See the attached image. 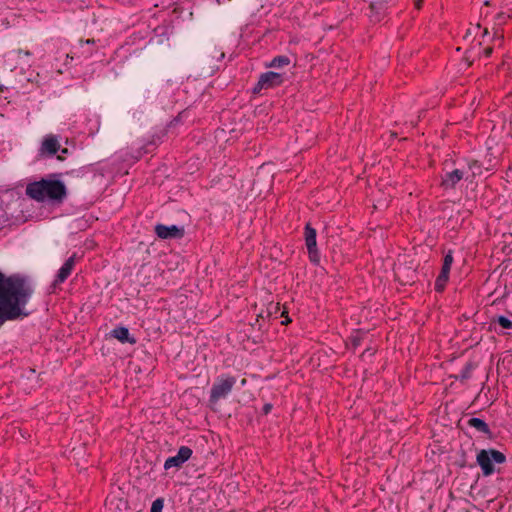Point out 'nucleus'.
<instances>
[{
    "mask_svg": "<svg viewBox=\"0 0 512 512\" xmlns=\"http://www.w3.org/2000/svg\"><path fill=\"white\" fill-rule=\"evenodd\" d=\"M477 464L481 467L484 476H490L494 473L495 468L492 461L502 464L506 461V456L495 449H482L476 457Z\"/></svg>",
    "mask_w": 512,
    "mask_h": 512,
    "instance_id": "nucleus-3",
    "label": "nucleus"
},
{
    "mask_svg": "<svg viewBox=\"0 0 512 512\" xmlns=\"http://www.w3.org/2000/svg\"><path fill=\"white\" fill-rule=\"evenodd\" d=\"M164 507V499L163 498H157L153 501L151 505L150 512H162Z\"/></svg>",
    "mask_w": 512,
    "mask_h": 512,
    "instance_id": "nucleus-17",
    "label": "nucleus"
},
{
    "mask_svg": "<svg viewBox=\"0 0 512 512\" xmlns=\"http://www.w3.org/2000/svg\"><path fill=\"white\" fill-rule=\"evenodd\" d=\"M59 150L60 143L58 137L50 134L44 137L39 149V156L51 157L54 156Z\"/></svg>",
    "mask_w": 512,
    "mask_h": 512,
    "instance_id": "nucleus-9",
    "label": "nucleus"
},
{
    "mask_svg": "<svg viewBox=\"0 0 512 512\" xmlns=\"http://www.w3.org/2000/svg\"><path fill=\"white\" fill-rule=\"evenodd\" d=\"M110 336L117 339L121 343L135 344L136 339L130 335L128 328L120 326L114 328L110 332Z\"/></svg>",
    "mask_w": 512,
    "mask_h": 512,
    "instance_id": "nucleus-12",
    "label": "nucleus"
},
{
    "mask_svg": "<svg viewBox=\"0 0 512 512\" xmlns=\"http://www.w3.org/2000/svg\"><path fill=\"white\" fill-rule=\"evenodd\" d=\"M236 383L234 376H221L214 382L211 391L209 402L216 404L220 399L225 398L233 389Z\"/></svg>",
    "mask_w": 512,
    "mask_h": 512,
    "instance_id": "nucleus-4",
    "label": "nucleus"
},
{
    "mask_svg": "<svg viewBox=\"0 0 512 512\" xmlns=\"http://www.w3.org/2000/svg\"><path fill=\"white\" fill-rule=\"evenodd\" d=\"M467 424H468V426L475 428L477 431H479L485 435H488L489 438L492 437V432H491L488 424L484 420H482L480 418L473 417L467 421Z\"/></svg>",
    "mask_w": 512,
    "mask_h": 512,
    "instance_id": "nucleus-13",
    "label": "nucleus"
},
{
    "mask_svg": "<svg viewBox=\"0 0 512 512\" xmlns=\"http://www.w3.org/2000/svg\"><path fill=\"white\" fill-rule=\"evenodd\" d=\"M453 263V252L449 250L443 259V264L452 265Z\"/></svg>",
    "mask_w": 512,
    "mask_h": 512,
    "instance_id": "nucleus-18",
    "label": "nucleus"
},
{
    "mask_svg": "<svg viewBox=\"0 0 512 512\" xmlns=\"http://www.w3.org/2000/svg\"><path fill=\"white\" fill-rule=\"evenodd\" d=\"M289 322H291V319H289L288 316H286V319L284 321H282V324L286 325Z\"/></svg>",
    "mask_w": 512,
    "mask_h": 512,
    "instance_id": "nucleus-24",
    "label": "nucleus"
},
{
    "mask_svg": "<svg viewBox=\"0 0 512 512\" xmlns=\"http://www.w3.org/2000/svg\"><path fill=\"white\" fill-rule=\"evenodd\" d=\"M497 19H498V20H502V19H504V14H503V13H499V14L497 15Z\"/></svg>",
    "mask_w": 512,
    "mask_h": 512,
    "instance_id": "nucleus-27",
    "label": "nucleus"
},
{
    "mask_svg": "<svg viewBox=\"0 0 512 512\" xmlns=\"http://www.w3.org/2000/svg\"><path fill=\"white\" fill-rule=\"evenodd\" d=\"M353 344H354V346H357V345L359 344V341L355 339V340L353 341Z\"/></svg>",
    "mask_w": 512,
    "mask_h": 512,
    "instance_id": "nucleus-30",
    "label": "nucleus"
},
{
    "mask_svg": "<svg viewBox=\"0 0 512 512\" xmlns=\"http://www.w3.org/2000/svg\"><path fill=\"white\" fill-rule=\"evenodd\" d=\"M484 4L485 5H490V2L489 1H485Z\"/></svg>",
    "mask_w": 512,
    "mask_h": 512,
    "instance_id": "nucleus-32",
    "label": "nucleus"
},
{
    "mask_svg": "<svg viewBox=\"0 0 512 512\" xmlns=\"http://www.w3.org/2000/svg\"><path fill=\"white\" fill-rule=\"evenodd\" d=\"M55 176L56 174H52L49 178L28 183L25 189L26 195L37 202L49 201L53 204H62L68 192L64 182L52 178Z\"/></svg>",
    "mask_w": 512,
    "mask_h": 512,
    "instance_id": "nucleus-2",
    "label": "nucleus"
},
{
    "mask_svg": "<svg viewBox=\"0 0 512 512\" xmlns=\"http://www.w3.org/2000/svg\"><path fill=\"white\" fill-rule=\"evenodd\" d=\"M487 34H488V31H487V29H485L483 32V35H487Z\"/></svg>",
    "mask_w": 512,
    "mask_h": 512,
    "instance_id": "nucleus-31",
    "label": "nucleus"
},
{
    "mask_svg": "<svg viewBox=\"0 0 512 512\" xmlns=\"http://www.w3.org/2000/svg\"><path fill=\"white\" fill-rule=\"evenodd\" d=\"M468 377H469V372H468V370H467V371H465V372L463 373L462 378H463V379H466V378H468Z\"/></svg>",
    "mask_w": 512,
    "mask_h": 512,
    "instance_id": "nucleus-25",
    "label": "nucleus"
},
{
    "mask_svg": "<svg viewBox=\"0 0 512 512\" xmlns=\"http://www.w3.org/2000/svg\"><path fill=\"white\" fill-rule=\"evenodd\" d=\"M61 152H62L63 154H66V153L68 152V149H67V148H63V149L61 150Z\"/></svg>",
    "mask_w": 512,
    "mask_h": 512,
    "instance_id": "nucleus-29",
    "label": "nucleus"
},
{
    "mask_svg": "<svg viewBox=\"0 0 512 512\" xmlns=\"http://www.w3.org/2000/svg\"><path fill=\"white\" fill-rule=\"evenodd\" d=\"M449 278L438 275L435 280V290L439 293L443 292Z\"/></svg>",
    "mask_w": 512,
    "mask_h": 512,
    "instance_id": "nucleus-15",
    "label": "nucleus"
},
{
    "mask_svg": "<svg viewBox=\"0 0 512 512\" xmlns=\"http://www.w3.org/2000/svg\"><path fill=\"white\" fill-rule=\"evenodd\" d=\"M290 58L286 55H279L274 57L270 63L266 64L269 68H282L290 64Z\"/></svg>",
    "mask_w": 512,
    "mask_h": 512,
    "instance_id": "nucleus-14",
    "label": "nucleus"
},
{
    "mask_svg": "<svg viewBox=\"0 0 512 512\" xmlns=\"http://www.w3.org/2000/svg\"><path fill=\"white\" fill-rule=\"evenodd\" d=\"M284 82L282 73L268 71L259 76L258 82L252 89L254 94H259L262 90H268L280 86Z\"/></svg>",
    "mask_w": 512,
    "mask_h": 512,
    "instance_id": "nucleus-5",
    "label": "nucleus"
},
{
    "mask_svg": "<svg viewBox=\"0 0 512 512\" xmlns=\"http://www.w3.org/2000/svg\"><path fill=\"white\" fill-rule=\"evenodd\" d=\"M18 54H19V55H20V54H23V55H26V56H30V55H31V53H30L29 51H24V50H22V49H19V50H18Z\"/></svg>",
    "mask_w": 512,
    "mask_h": 512,
    "instance_id": "nucleus-23",
    "label": "nucleus"
},
{
    "mask_svg": "<svg viewBox=\"0 0 512 512\" xmlns=\"http://www.w3.org/2000/svg\"><path fill=\"white\" fill-rule=\"evenodd\" d=\"M452 265L443 264L439 275L449 278L450 270Z\"/></svg>",
    "mask_w": 512,
    "mask_h": 512,
    "instance_id": "nucleus-19",
    "label": "nucleus"
},
{
    "mask_svg": "<svg viewBox=\"0 0 512 512\" xmlns=\"http://www.w3.org/2000/svg\"><path fill=\"white\" fill-rule=\"evenodd\" d=\"M495 321L504 329H512V321L505 316L500 315Z\"/></svg>",
    "mask_w": 512,
    "mask_h": 512,
    "instance_id": "nucleus-16",
    "label": "nucleus"
},
{
    "mask_svg": "<svg viewBox=\"0 0 512 512\" xmlns=\"http://www.w3.org/2000/svg\"><path fill=\"white\" fill-rule=\"evenodd\" d=\"M391 0H377V3L379 4H383V3H388L390 2Z\"/></svg>",
    "mask_w": 512,
    "mask_h": 512,
    "instance_id": "nucleus-26",
    "label": "nucleus"
},
{
    "mask_svg": "<svg viewBox=\"0 0 512 512\" xmlns=\"http://www.w3.org/2000/svg\"><path fill=\"white\" fill-rule=\"evenodd\" d=\"M493 52L492 47H486L483 51L485 57H490Z\"/></svg>",
    "mask_w": 512,
    "mask_h": 512,
    "instance_id": "nucleus-21",
    "label": "nucleus"
},
{
    "mask_svg": "<svg viewBox=\"0 0 512 512\" xmlns=\"http://www.w3.org/2000/svg\"><path fill=\"white\" fill-rule=\"evenodd\" d=\"M271 409H272V404L266 403L262 408V412H263V414L267 415L268 413H270Z\"/></svg>",
    "mask_w": 512,
    "mask_h": 512,
    "instance_id": "nucleus-20",
    "label": "nucleus"
},
{
    "mask_svg": "<svg viewBox=\"0 0 512 512\" xmlns=\"http://www.w3.org/2000/svg\"><path fill=\"white\" fill-rule=\"evenodd\" d=\"M94 42H95V41H94V39H88V40H86V43H87V44H93Z\"/></svg>",
    "mask_w": 512,
    "mask_h": 512,
    "instance_id": "nucleus-28",
    "label": "nucleus"
},
{
    "mask_svg": "<svg viewBox=\"0 0 512 512\" xmlns=\"http://www.w3.org/2000/svg\"><path fill=\"white\" fill-rule=\"evenodd\" d=\"M464 171L461 169H454L453 171L446 172L442 177L441 185L445 189H453L463 179Z\"/></svg>",
    "mask_w": 512,
    "mask_h": 512,
    "instance_id": "nucleus-11",
    "label": "nucleus"
},
{
    "mask_svg": "<svg viewBox=\"0 0 512 512\" xmlns=\"http://www.w3.org/2000/svg\"><path fill=\"white\" fill-rule=\"evenodd\" d=\"M422 3H423V0H416V1H415V7H416V9H418V10H419V9H421V7H422Z\"/></svg>",
    "mask_w": 512,
    "mask_h": 512,
    "instance_id": "nucleus-22",
    "label": "nucleus"
},
{
    "mask_svg": "<svg viewBox=\"0 0 512 512\" xmlns=\"http://www.w3.org/2000/svg\"><path fill=\"white\" fill-rule=\"evenodd\" d=\"M77 259V254L74 253L64 262V264L61 266L56 275V278L53 282L54 285L61 284L68 279V277L71 275L72 270L74 269Z\"/></svg>",
    "mask_w": 512,
    "mask_h": 512,
    "instance_id": "nucleus-10",
    "label": "nucleus"
},
{
    "mask_svg": "<svg viewBox=\"0 0 512 512\" xmlns=\"http://www.w3.org/2000/svg\"><path fill=\"white\" fill-rule=\"evenodd\" d=\"M32 294L33 288L24 277L18 274L6 276L0 271V327L7 321L29 315L25 306Z\"/></svg>",
    "mask_w": 512,
    "mask_h": 512,
    "instance_id": "nucleus-1",
    "label": "nucleus"
},
{
    "mask_svg": "<svg viewBox=\"0 0 512 512\" xmlns=\"http://www.w3.org/2000/svg\"><path fill=\"white\" fill-rule=\"evenodd\" d=\"M155 234L161 239H181L184 236V228L177 225L166 226L157 224L155 226Z\"/></svg>",
    "mask_w": 512,
    "mask_h": 512,
    "instance_id": "nucleus-8",
    "label": "nucleus"
},
{
    "mask_svg": "<svg viewBox=\"0 0 512 512\" xmlns=\"http://www.w3.org/2000/svg\"><path fill=\"white\" fill-rule=\"evenodd\" d=\"M192 453V449L188 446H181L175 456L166 459L164 463V469L169 470L173 467L180 468L186 461L190 459Z\"/></svg>",
    "mask_w": 512,
    "mask_h": 512,
    "instance_id": "nucleus-7",
    "label": "nucleus"
},
{
    "mask_svg": "<svg viewBox=\"0 0 512 512\" xmlns=\"http://www.w3.org/2000/svg\"><path fill=\"white\" fill-rule=\"evenodd\" d=\"M316 237V230L310 223H307L304 228V239L309 259L313 264H319L320 262V252L317 247Z\"/></svg>",
    "mask_w": 512,
    "mask_h": 512,
    "instance_id": "nucleus-6",
    "label": "nucleus"
}]
</instances>
